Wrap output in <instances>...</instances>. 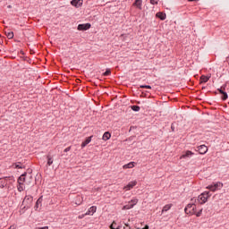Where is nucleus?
<instances>
[{"label":"nucleus","mask_w":229,"mask_h":229,"mask_svg":"<svg viewBox=\"0 0 229 229\" xmlns=\"http://www.w3.org/2000/svg\"><path fill=\"white\" fill-rule=\"evenodd\" d=\"M210 191H204L200 195H199L197 201L198 203H200V205H204L206 201L208 200V198H210Z\"/></svg>","instance_id":"f257e3e1"},{"label":"nucleus","mask_w":229,"mask_h":229,"mask_svg":"<svg viewBox=\"0 0 229 229\" xmlns=\"http://www.w3.org/2000/svg\"><path fill=\"white\" fill-rule=\"evenodd\" d=\"M13 182V176H6L4 178H0V189H4L8 183H12Z\"/></svg>","instance_id":"f03ea898"},{"label":"nucleus","mask_w":229,"mask_h":229,"mask_svg":"<svg viewBox=\"0 0 229 229\" xmlns=\"http://www.w3.org/2000/svg\"><path fill=\"white\" fill-rule=\"evenodd\" d=\"M139 203V199H132L125 206H123V210H130Z\"/></svg>","instance_id":"7ed1b4c3"},{"label":"nucleus","mask_w":229,"mask_h":229,"mask_svg":"<svg viewBox=\"0 0 229 229\" xmlns=\"http://www.w3.org/2000/svg\"><path fill=\"white\" fill-rule=\"evenodd\" d=\"M185 214H196V205L195 204H188L184 208Z\"/></svg>","instance_id":"20e7f679"},{"label":"nucleus","mask_w":229,"mask_h":229,"mask_svg":"<svg viewBox=\"0 0 229 229\" xmlns=\"http://www.w3.org/2000/svg\"><path fill=\"white\" fill-rule=\"evenodd\" d=\"M90 28H92L90 23H82L78 25L77 30L79 31H87V30H90Z\"/></svg>","instance_id":"39448f33"},{"label":"nucleus","mask_w":229,"mask_h":229,"mask_svg":"<svg viewBox=\"0 0 229 229\" xmlns=\"http://www.w3.org/2000/svg\"><path fill=\"white\" fill-rule=\"evenodd\" d=\"M33 201V197L32 196H26L23 199L22 205L24 206V208H30V204ZM27 203V204H26Z\"/></svg>","instance_id":"423d86ee"},{"label":"nucleus","mask_w":229,"mask_h":229,"mask_svg":"<svg viewBox=\"0 0 229 229\" xmlns=\"http://www.w3.org/2000/svg\"><path fill=\"white\" fill-rule=\"evenodd\" d=\"M72 6H74L75 8H80L83 6V0H72L71 1Z\"/></svg>","instance_id":"0eeeda50"},{"label":"nucleus","mask_w":229,"mask_h":229,"mask_svg":"<svg viewBox=\"0 0 229 229\" xmlns=\"http://www.w3.org/2000/svg\"><path fill=\"white\" fill-rule=\"evenodd\" d=\"M198 151L199 155H205L208 151V148L205 145H200L198 147Z\"/></svg>","instance_id":"6e6552de"},{"label":"nucleus","mask_w":229,"mask_h":229,"mask_svg":"<svg viewBox=\"0 0 229 229\" xmlns=\"http://www.w3.org/2000/svg\"><path fill=\"white\" fill-rule=\"evenodd\" d=\"M96 210H98V208L96 206H92L88 209L84 216H94V214H96Z\"/></svg>","instance_id":"1a4fd4ad"},{"label":"nucleus","mask_w":229,"mask_h":229,"mask_svg":"<svg viewBox=\"0 0 229 229\" xmlns=\"http://www.w3.org/2000/svg\"><path fill=\"white\" fill-rule=\"evenodd\" d=\"M135 185H137V181H131L126 186H124L123 189H125V191H131Z\"/></svg>","instance_id":"9d476101"},{"label":"nucleus","mask_w":229,"mask_h":229,"mask_svg":"<svg viewBox=\"0 0 229 229\" xmlns=\"http://www.w3.org/2000/svg\"><path fill=\"white\" fill-rule=\"evenodd\" d=\"M26 174L27 173H24L18 178L19 185H24V182H26Z\"/></svg>","instance_id":"9b49d317"},{"label":"nucleus","mask_w":229,"mask_h":229,"mask_svg":"<svg viewBox=\"0 0 229 229\" xmlns=\"http://www.w3.org/2000/svg\"><path fill=\"white\" fill-rule=\"evenodd\" d=\"M53 162H55L53 156H51V154L47 155V165H53Z\"/></svg>","instance_id":"f8f14e48"},{"label":"nucleus","mask_w":229,"mask_h":229,"mask_svg":"<svg viewBox=\"0 0 229 229\" xmlns=\"http://www.w3.org/2000/svg\"><path fill=\"white\" fill-rule=\"evenodd\" d=\"M156 17H157V19H160V21H165L167 15L165 13L159 12L157 13Z\"/></svg>","instance_id":"ddd939ff"},{"label":"nucleus","mask_w":229,"mask_h":229,"mask_svg":"<svg viewBox=\"0 0 229 229\" xmlns=\"http://www.w3.org/2000/svg\"><path fill=\"white\" fill-rule=\"evenodd\" d=\"M194 155V152L191 150H187L182 156V158H191L192 156Z\"/></svg>","instance_id":"4468645a"},{"label":"nucleus","mask_w":229,"mask_h":229,"mask_svg":"<svg viewBox=\"0 0 229 229\" xmlns=\"http://www.w3.org/2000/svg\"><path fill=\"white\" fill-rule=\"evenodd\" d=\"M92 141V136L91 137H88L81 145V148H85L86 146H88V144H90V142Z\"/></svg>","instance_id":"2eb2a0df"},{"label":"nucleus","mask_w":229,"mask_h":229,"mask_svg":"<svg viewBox=\"0 0 229 229\" xmlns=\"http://www.w3.org/2000/svg\"><path fill=\"white\" fill-rule=\"evenodd\" d=\"M133 6H136L138 10H142V0H135Z\"/></svg>","instance_id":"dca6fc26"},{"label":"nucleus","mask_w":229,"mask_h":229,"mask_svg":"<svg viewBox=\"0 0 229 229\" xmlns=\"http://www.w3.org/2000/svg\"><path fill=\"white\" fill-rule=\"evenodd\" d=\"M13 167H14V169H24L26 166L22 165V163L17 162L13 165Z\"/></svg>","instance_id":"f3484780"},{"label":"nucleus","mask_w":229,"mask_h":229,"mask_svg":"<svg viewBox=\"0 0 229 229\" xmlns=\"http://www.w3.org/2000/svg\"><path fill=\"white\" fill-rule=\"evenodd\" d=\"M39 207H42V197H40L34 206V210H38Z\"/></svg>","instance_id":"a211bd4d"},{"label":"nucleus","mask_w":229,"mask_h":229,"mask_svg":"<svg viewBox=\"0 0 229 229\" xmlns=\"http://www.w3.org/2000/svg\"><path fill=\"white\" fill-rule=\"evenodd\" d=\"M135 167V162H130L123 166V169H133Z\"/></svg>","instance_id":"6ab92c4d"},{"label":"nucleus","mask_w":229,"mask_h":229,"mask_svg":"<svg viewBox=\"0 0 229 229\" xmlns=\"http://www.w3.org/2000/svg\"><path fill=\"white\" fill-rule=\"evenodd\" d=\"M210 75L209 76H205V75H202L200 77V83H207V81H208V80H210Z\"/></svg>","instance_id":"aec40b11"},{"label":"nucleus","mask_w":229,"mask_h":229,"mask_svg":"<svg viewBox=\"0 0 229 229\" xmlns=\"http://www.w3.org/2000/svg\"><path fill=\"white\" fill-rule=\"evenodd\" d=\"M110 137H112V134L108 131H106L103 134L102 139H103V140H109Z\"/></svg>","instance_id":"412c9836"},{"label":"nucleus","mask_w":229,"mask_h":229,"mask_svg":"<svg viewBox=\"0 0 229 229\" xmlns=\"http://www.w3.org/2000/svg\"><path fill=\"white\" fill-rule=\"evenodd\" d=\"M213 185L216 191H221V189H223V183L220 182L213 183Z\"/></svg>","instance_id":"4be33fe9"},{"label":"nucleus","mask_w":229,"mask_h":229,"mask_svg":"<svg viewBox=\"0 0 229 229\" xmlns=\"http://www.w3.org/2000/svg\"><path fill=\"white\" fill-rule=\"evenodd\" d=\"M171 207H173V204H166L165 206H164L162 209V214H164V212H167L168 210H171Z\"/></svg>","instance_id":"5701e85b"},{"label":"nucleus","mask_w":229,"mask_h":229,"mask_svg":"<svg viewBox=\"0 0 229 229\" xmlns=\"http://www.w3.org/2000/svg\"><path fill=\"white\" fill-rule=\"evenodd\" d=\"M207 189H208V191H211V192H216V191H217L216 189V186H214V184H210V185L207 186Z\"/></svg>","instance_id":"b1692460"},{"label":"nucleus","mask_w":229,"mask_h":229,"mask_svg":"<svg viewBox=\"0 0 229 229\" xmlns=\"http://www.w3.org/2000/svg\"><path fill=\"white\" fill-rule=\"evenodd\" d=\"M222 101H226V99H228V93H226L225 91H224L222 93V97H221Z\"/></svg>","instance_id":"393cba45"},{"label":"nucleus","mask_w":229,"mask_h":229,"mask_svg":"<svg viewBox=\"0 0 229 229\" xmlns=\"http://www.w3.org/2000/svg\"><path fill=\"white\" fill-rule=\"evenodd\" d=\"M131 110H133V112L140 111V106H131Z\"/></svg>","instance_id":"a878e982"},{"label":"nucleus","mask_w":229,"mask_h":229,"mask_svg":"<svg viewBox=\"0 0 229 229\" xmlns=\"http://www.w3.org/2000/svg\"><path fill=\"white\" fill-rule=\"evenodd\" d=\"M5 35H6L7 38H9V39L13 38V31L5 32Z\"/></svg>","instance_id":"bb28decb"},{"label":"nucleus","mask_w":229,"mask_h":229,"mask_svg":"<svg viewBox=\"0 0 229 229\" xmlns=\"http://www.w3.org/2000/svg\"><path fill=\"white\" fill-rule=\"evenodd\" d=\"M116 223H115V221H114L113 223H112V225H110V228L111 229H120V227L118 226V227H116Z\"/></svg>","instance_id":"cd10ccee"},{"label":"nucleus","mask_w":229,"mask_h":229,"mask_svg":"<svg viewBox=\"0 0 229 229\" xmlns=\"http://www.w3.org/2000/svg\"><path fill=\"white\" fill-rule=\"evenodd\" d=\"M110 74H112V72L110 71V69L107 68L104 72V76H110Z\"/></svg>","instance_id":"c85d7f7f"},{"label":"nucleus","mask_w":229,"mask_h":229,"mask_svg":"<svg viewBox=\"0 0 229 229\" xmlns=\"http://www.w3.org/2000/svg\"><path fill=\"white\" fill-rule=\"evenodd\" d=\"M17 189H18L19 192H22V191H24V187H22V184H19L17 186Z\"/></svg>","instance_id":"c756f323"},{"label":"nucleus","mask_w":229,"mask_h":229,"mask_svg":"<svg viewBox=\"0 0 229 229\" xmlns=\"http://www.w3.org/2000/svg\"><path fill=\"white\" fill-rule=\"evenodd\" d=\"M140 89H151V86H149V85H140Z\"/></svg>","instance_id":"7c9ffc66"},{"label":"nucleus","mask_w":229,"mask_h":229,"mask_svg":"<svg viewBox=\"0 0 229 229\" xmlns=\"http://www.w3.org/2000/svg\"><path fill=\"white\" fill-rule=\"evenodd\" d=\"M202 213H203V209H199V210L196 213V216H197V217H200Z\"/></svg>","instance_id":"2f4dec72"},{"label":"nucleus","mask_w":229,"mask_h":229,"mask_svg":"<svg viewBox=\"0 0 229 229\" xmlns=\"http://www.w3.org/2000/svg\"><path fill=\"white\" fill-rule=\"evenodd\" d=\"M150 4H158V1H157V0H150Z\"/></svg>","instance_id":"473e14b6"},{"label":"nucleus","mask_w":229,"mask_h":229,"mask_svg":"<svg viewBox=\"0 0 229 229\" xmlns=\"http://www.w3.org/2000/svg\"><path fill=\"white\" fill-rule=\"evenodd\" d=\"M217 91L219 92V94H223L225 92V90L223 89V88H218Z\"/></svg>","instance_id":"72a5a7b5"},{"label":"nucleus","mask_w":229,"mask_h":229,"mask_svg":"<svg viewBox=\"0 0 229 229\" xmlns=\"http://www.w3.org/2000/svg\"><path fill=\"white\" fill-rule=\"evenodd\" d=\"M69 151H71V147H67V148L64 149V153H69Z\"/></svg>","instance_id":"f704fd0d"},{"label":"nucleus","mask_w":229,"mask_h":229,"mask_svg":"<svg viewBox=\"0 0 229 229\" xmlns=\"http://www.w3.org/2000/svg\"><path fill=\"white\" fill-rule=\"evenodd\" d=\"M36 229H49V226L36 227Z\"/></svg>","instance_id":"c9c22d12"},{"label":"nucleus","mask_w":229,"mask_h":229,"mask_svg":"<svg viewBox=\"0 0 229 229\" xmlns=\"http://www.w3.org/2000/svg\"><path fill=\"white\" fill-rule=\"evenodd\" d=\"M222 90H225V89H226V84H224L222 87H221Z\"/></svg>","instance_id":"e433bc0d"},{"label":"nucleus","mask_w":229,"mask_h":229,"mask_svg":"<svg viewBox=\"0 0 229 229\" xmlns=\"http://www.w3.org/2000/svg\"><path fill=\"white\" fill-rule=\"evenodd\" d=\"M171 130H172V131H174V125H171Z\"/></svg>","instance_id":"4c0bfd02"},{"label":"nucleus","mask_w":229,"mask_h":229,"mask_svg":"<svg viewBox=\"0 0 229 229\" xmlns=\"http://www.w3.org/2000/svg\"><path fill=\"white\" fill-rule=\"evenodd\" d=\"M7 8H12V5H8Z\"/></svg>","instance_id":"58836bf2"},{"label":"nucleus","mask_w":229,"mask_h":229,"mask_svg":"<svg viewBox=\"0 0 229 229\" xmlns=\"http://www.w3.org/2000/svg\"><path fill=\"white\" fill-rule=\"evenodd\" d=\"M189 1H199V0H189Z\"/></svg>","instance_id":"ea45409f"},{"label":"nucleus","mask_w":229,"mask_h":229,"mask_svg":"<svg viewBox=\"0 0 229 229\" xmlns=\"http://www.w3.org/2000/svg\"><path fill=\"white\" fill-rule=\"evenodd\" d=\"M227 62H229V58L227 59Z\"/></svg>","instance_id":"a19ab883"}]
</instances>
